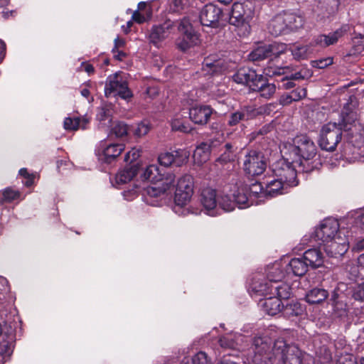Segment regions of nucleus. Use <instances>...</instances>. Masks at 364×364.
Here are the masks:
<instances>
[{
	"instance_id": "5",
	"label": "nucleus",
	"mask_w": 364,
	"mask_h": 364,
	"mask_svg": "<svg viewBox=\"0 0 364 364\" xmlns=\"http://www.w3.org/2000/svg\"><path fill=\"white\" fill-rule=\"evenodd\" d=\"M250 350L253 353L255 364H274V342L267 336H255L252 339Z\"/></svg>"
},
{
	"instance_id": "49",
	"label": "nucleus",
	"mask_w": 364,
	"mask_h": 364,
	"mask_svg": "<svg viewBox=\"0 0 364 364\" xmlns=\"http://www.w3.org/2000/svg\"><path fill=\"white\" fill-rule=\"evenodd\" d=\"M270 56L277 57L285 53L288 48V46L285 43L274 42L268 45Z\"/></svg>"
},
{
	"instance_id": "6",
	"label": "nucleus",
	"mask_w": 364,
	"mask_h": 364,
	"mask_svg": "<svg viewBox=\"0 0 364 364\" xmlns=\"http://www.w3.org/2000/svg\"><path fill=\"white\" fill-rule=\"evenodd\" d=\"M274 364H302L303 353L295 345H289L283 338L274 341Z\"/></svg>"
},
{
	"instance_id": "54",
	"label": "nucleus",
	"mask_w": 364,
	"mask_h": 364,
	"mask_svg": "<svg viewBox=\"0 0 364 364\" xmlns=\"http://www.w3.org/2000/svg\"><path fill=\"white\" fill-rule=\"evenodd\" d=\"M150 130V124L147 121H142L139 123L134 129V134L136 137L145 136Z\"/></svg>"
},
{
	"instance_id": "33",
	"label": "nucleus",
	"mask_w": 364,
	"mask_h": 364,
	"mask_svg": "<svg viewBox=\"0 0 364 364\" xmlns=\"http://www.w3.org/2000/svg\"><path fill=\"white\" fill-rule=\"evenodd\" d=\"M138 167L135 165L119 171L115 176L117 183L124 184L128 183L136 175Z\"/></svg>"
},
{
	"instance_id": "63",
	"label": "nucleus",
	"mask_w": 364,
	"mask_h": 364,
	"mask_svg": "<svg viewBox=\"0 0 364 364\" xmlns=\"http://www.w3.org/2000/svg\"><path fill=\"white\" fill-rule=\"evenodd\" d=\"M110 111L107 107H101L99 109L98 112L97 114V119L103 122L108 119L109 123L110 122L109 119Z\"/></svg>"
},
{
	"instance_id": "43",
	"label": "nucleus",
	"mask_w": 364,
	"mask_h": 364,
	"mask_svg": "<svg viewBox=\"0 0 364 364\" xmlns=\"http://www.w3.org/2000/svg\"><path fill=\"white\" fill-rule=\"evenodd\" d=\"M364 52V36L359 35L353 38V46L348 55H358Z\"/></svg>"
},
{
	"instance_id": "55",
	"label": "nucleus",
	"mask_w": 364,
	"mask_h": 364,
	"mask_svg": "<svg viewBox=\"0 0 364 364\" xmlns=\"http://www.w3.org/2000/svg\"><path fill=\"white\" fill-rule=\"evenodd\" d=\"M247 190L250 191V196L253 195L258 198H265L264 189L260 183H252Z\"/></svg>"
},
{
	"instance_id": "25",
	"label": "nucleus",
	"mask_w": 364,
	"mask_h": 364,
	"mask_svg": "<svg viewBox=\"0 0 364 364\" xmlns=\"http://www.w3.org/2000/svg\"><path fill=\"white\" fill-rule=\"evenodd\" d=\"M141 178L144 181H149L151 183L161 182L166 178L164 173H161V170L155 164L147 166L141 175Z\"/></svg>"
},
{
	"instance_id": "40",
	"label": "nucleus",
	"mask_w": 364,
	"mask_h": 364,
	"mask_svg": "<svg viewBox=\"0 0 364 364\" xmlns=\"http://www.w3.org/2000/svg\"><path fill=\"white\" fill-rule=\"evenodd\" d=\"M195 0H170L168 9L173 13H180L191 6Z\"/></svg>"
},
{
	"instance_id": "64",
	"label": "nucleus",
	"mask_w": 364,
	"mask_h": 364,
	"mask_svg": "<svg viewBox=\"0 0 364 364\" xmlns=\"http://www.w3.org/2000/svg\"><path fill=\"white\" fill-rule=\"evenodd\" d=\"M311 76V74L309 70H304L296 72L294 74H291L289 77L291 80H303Z\"/></svg>"
},
{
	"instance_id": "53",
	"label": "nucleus",
	"mask_w": 364,
	"mask_h": 364,
	"mask_svg": "<svg viewBox=\"0 0 364 364\" xmlns=\"http://www.w3.org/2000/svg\"><path fill=\"white\" fill-rule=\"evenodd\" d=\"M351 296L355 301L364 302V283L357 284L353 287Z\"/></svg>"
},
{
	"instance_id": "52",
	"label": "nucleus",
	"mask_w": 364,
	"mask_h": 364,
	"mask_svg": "<svg viewBox=\"0 0 364 364\" xmlns=\"http://www.w3.org/2000/svg\"><path fill=\"white\" fill-rule=\"evenodd\" d=\"M3 198L0 199V204L4 202L11 203L20 197V193L10 188H6L3 192Z\"/></svg>"
},
{
	"instance_id": "4",
	"label": "nucleus",
	"mask_w": 364,
	"mask_h": 364,
	"mask_svg": "<svg viewBox=\"0 0 364 364\" xmlns=\"http://www.w3.org/2000/svg\"><path fill=\"white\" fill-rule=\"evenodd\" d=\"M254 15L255 11L251 4L235 2L229 14L228 22L235 27L239 36H247L250 33V22Z\"/></svg>"
},
{
	"instance_id": "34",
	"label": "nucleus",
	"mask_w": 364,
	"mask_h": 364,
	"mask_svg": "<svg viewBox=\"0 0 364 364\" xmlns=\"http://www.w3.org/2000/svg\"><path fill=\"white\" fill-rule=\"evenodd\" d=\"M210 153L209 146L205 143H201L196 148L193 154L195 164L202 165L206 162L209 159Z\"/></svg>"
},
{
	"instance_id": "22",
	"label": "nucleus",
	"mask_w": 364,
	"mask_h": 364,
	"mask_svg": "<svg viewBox=\"0 0 364 364\" xmlns=\"http://www.w3.org/2000/svg\"><path fill=\"white\" fill-rule=\"evenodd\" d=\"M174 26V23L171 21H166L164 23L154 26L150 33L151 41L156 43L157 42L167 38L171 33Z\"/></svg>"
},
{
	"instance_id": "46",
	"label": "nucleus",
	"mask_w": 364,
	"mask_h": 364,
	"mask_svg": "<svg viewBox=\"0 0 364 364\" xmlns=\"http://www.w3.org/2000/svg\"><path fill=\"white\" fill-rule=\"evenodd\" d=\"M224 151L218 158V161L226 163L234 159L235 150L230 143H226L224 146Z\"/></svg>"
},
{
	"instance_id": "57",
	"label": "nucleus",
	"mask_w": 364,
	"mask_h": 364,
	"mask_svg": "<svg viewBox=\"0 0 364 364\" xmlns=\"http://www.w3.org/2000/svg\"><path fill=\"white\" fill-rule=\"evenodd\" d=\"M275 92L276 85L274 83L269 82L268 85H266L259 96L264 99L269 100L274 96Z\"/></svg>"
},
{
	"instance_id": "48",
	"label": "nucleus",
	"mask_w": 364,
	"mask_h": 364,
	"mask_svg": "<svg viewBox=\"0 0 364 364\" xmlns=\"http://www.w3.org/2000/svg\"><path fill=\"white\" fill-rule=\"evenodd\" d=\"M268 83L269 82L266 77L262 75H259L254 82L250 84V89L253 92H258L260 95Z\"/></svg>"
},
{
	"instance_id": "3",
	"label": "nucleus",
	"mask_w": 364,
	"mask_h": 364,
	"mask_svg": "<svg viewBox=\"0 0 364 364\" xmlns=\"http://www.w3.org/2000/svg\"><path fill=\"white\" fill-rule=\"evenodd\" d=\"M289 154L292 155V163H298L303 171L310 172L314 166L311 161L316 155L317 149L312 139L306 135L296 136L293 144L289 147Z\"/></svg>"
},
{
	"instance_id": "41",
	"label": "nucleus",
	"mask_w": 364,
	"mask_h": 364,
	"mask_svg": "<svg viewBox=\"0 0 364 364\" xmlns=\"http://www.w3.org/2000/svg\"><path fill=\"white\" fill-rule=\"evenodd\" d=\"M176 191L193 193V179L190 175H185L178 181Z\"/></svg>"
},
{
	"instance_id": "21",
	"label": "nucleus",
	"mask_w": 364,
	"mask_h": 364,
	"mask_svg": "<svg viewBox=\"0 0 364 364\" xmlns=\"http://www.w3.org/2000/svg\"><path fill=\"white\" fill-rule=\"evenodd\" d=\"M124 149L122 144H111L102 149V152L97 154L99 160L109 164L118 157Z\"/></svg>"
},
{
	"instance_id": "13",
	"label": "nucleus",
	"mask_w": 364,
	"mask_h": 364,
	"mask_svg": "<svg viewBox=\"0 0 364 364\" xmlns=\"http://www.w3.org/2000/svg\"><path fill=\"white\" fill-rule=\"evenodd\" d=\"M291 162H287L284 159L278 162L274 169L275 175L278 177V180L289 186H295L297 185L296 182V171L292 166Z\"/></svg>"
},
{
	"instance_id": "19",
	"label": "nucleus",
	"mask_w": 364,
	"mask_h": 364,
	"mask_svg": "<svg viewBox=\"0 0 364 364\" xmlns=\"http://www.w3.org/2000/svg\"><path fill=\"white\" fill-rule=\"evenodd\" d=\"M213 109L208 105H198L193 107L189 110L191 120L197 124L203 125L207 124Z\"/></svg>"
},
{
	"instance_id": "14",
	"label": "nucleus",
	"mask_w": 364,
	"mask_h": 364,
	"mask_svg": "<svg viewBox=\"0 0 364 364\" xmlns=\"http://www.w3.org/2000/svg\"><path fill=\"white\" fill-rule=\"evenodd\" d=\"M220 196L215 189L206 187L202 189L200 201L207 215L215 216L218 213V202Z\"/></svg>"
},
{
	"instance_id": "28",
	"label": "nucleus",
	"mask_w": 364,
	"mask_h": 364,
	"mask_svg": "<svg viewBox=\"0 0 364 364\" xmlns=\"http://www.w3.org/2000/svg\"><path fill=\"white\" fill-rule=\"evenodd\" d=\"M304 259L308 264V267L314 269L321 267L323 263V257L321 252L317 249H309L304 253Z\"/></svg>"
},
{
	"instance_id": "8",
	"label": "nucleus",
	"mask_w": 364,
	"mask_h": 364,
	"mask_svg": "<svg viewBox=\"0 0 364 364\" xmlns=\"http://www.w3.org/2000/svg\"><path fill=\"white\" fill-rule=\"evenodd\" d=\"M105 95L107 97L114 95L124 100L132 97L127 81L123 80L122 74L119 73L107 77L105 86Z\"/></svg>"
},
{
	"instance_id": "35",
	"label": "nucleus",
	"mask_w": 364,
	"mask_h": 364,
	"mask_svg": "<svg viewBox=\"0 0 364 364\" xmlns=\"http://www.w3.org/2000/svg\"><path fill=\"white\" fill-rule=\"evenodd\" d=\"M89 119L85 117H66L64 120V128L67 130L85 129Z\"/></svg>"
},
{
	"instance_id": "51",
	"label": "nucleus",
	"mask_w": 364,
	"mask_h": 364,
	"mask_svg": "<svg viewBox=\"0 0 364 364\" xmlns=\"http://www.w3.org/2000/svg\"><path fill=\"white\" fill-rule=\"evenodd\" d=\"M175 23L178 28V30L181 33V34L196 33L192 28L189 19L186 17L183 18L180 21Z\"/></svg>"
},
{
	"instance_id": "58",
	"label": "nucleus",
	"mask_w": 364,
	"mask_h": 364,
	"mask_svg": "<svg viewBox=\"0 0 364 364\" xmlns=\"http://www.w3.org/2000/svg\"><path fill=\"white\" fill-rule=\"evenodd\" d=\"M353 217L355 225L364 230V208L356 210Z\"/></svg>"
},
{
	"instance_id": "39",
	"label": "nucleus",
	"mask_w": 364,
	"mask_h": 364,
	"mask_svg": "<svg viewBox=\"0 0 364 364\" xmlns=\"http://www.w3.org/2000/svg\"><path fill=\"white\" fill-rule=\"evenodd\" d=\"M171 128L173 131H178L184 133H188L191 131L192 128L187 122L185 117L180 114H176L171 120Z\"/></svg>"
},
{
	"instance_id": "44",
	"label": "nucleus",
	"mask_w": 364,
	"mask_h": 364,
	"mask_svg": "<svg viewBox=\"0 0 364 364\" xmlns=\"http://www.w3.org/2000/svg\"><path fill=\"white\" fill-rule=\"evenodd\" d=\"M128 132L129 127L127 124L122 122H116L113 124L110 133L117 138H123L127 135Z\"/></svg>"
},
{
	"instance_id": "7",
	"label": "nucleus",
	"mask_w": 364,
	"mask_h": 364,
	"mask_svg": "<svg viewBox=\"0 0 364 364\" xmlns=\"http://www.w3.org/2000/svg\"><path fill=\"white\" fill-rule=\"evenodd\" d=\"M174 179V175L168 173L161 182L152 183V185L144 188L143 196L145 201L151 205H158L157 198H161L167 191L173 187Z\"/></svg>"
},
{
	"instance_id": "10",
	"label": "nucleus",
	"mask_w": 364,
	"mask_h": 364,
	"mask_svg": "<svg viewBox=\"0 0 364 364\" xmlns=\"http://www.w3.org/2000/svg\"><path fill=\"white\" fill-rule=\"evenodd\" d=\"M339 232H346L344 230H339L338 222L333 218L323 220L319 226L315 230L314 237L316 241L320 242L321 245H324L336 237Z\"/></svg>"
},
{
	"instance_id": "16",
	"label": "nucleus",
	"mask_w": 364,
	"mask_h": 364,
	"mask_svg": "<svg viewBox=\"0 0 364 364\" xmlns=\"http://www.w3.org/2000/svg\"><path fill=\"white\" fill-rule=\"evenodd\" d=\"M348 30L349 26L348 25H343L340 28L334 32L329 33L328 35L322 34L316 36L311 42V45L321 48H326L334 45L340 38L348 31Z\"/></svg>"
},
{
	"instance_id": "30",
	"label": "nucleus",
	"mask_w": 364,
	"mask_h": 364,
	"mask_svg": "<svg viewBox=\"0 0 364 364\" xmlns=\"http://www.w3.org/2000/svg\"><path fill=\"white\" fill-rule=\"evenodd\" d=\"M285 184L282 181L274 179L267 182L264 189V196L267 198H272L279 195L283 194L284 186Z\"/></svg>"
},
{
	"instance_id": "20",
	"label": "nucleus",
	"mask_w": 364,
	"mask_h": 364,
	"mask_svg": "<svg viewBox=\"0 0 364 364\" xmlns=\"http://www.w3.org/2000/svg\"><path fill=\"white\" fill-rule=\"evenodd\" d=\"M255 115V110L251 107L245 106L230 114L227 124L230 127L237 125L240 122L247 121Z\"/></svg>"
},
{
	"instance_id": "9",
	"label": "nucleus",
	"mask_w": 364,
	"mask_h": 364,
	"mask_svg": "<svg viewBox=\"0 0 364 364\" xmlns=\"http://www.w3.org/2000/svg\"><path fill=\"white\" fill-rule=\"evenodd\" d=\"M267 159L262 152L251 150L243 159V170L249 176H259L267 168Z\"/></svg>"
},
{
	"instance_id": "18",
	"label": "nucleus",
	"mask_w": 364,
	"mask_h": 364,
	"mask_svg": "<svg viewBox=\"0 0 364 364\" xmlns=\"http://www.w3.org/2000/svg\"><path fill=\"white\" fill-rule=\"evenodd\" d=\"M247 342V338L240 333H230L221 336L218 343L223 348L237 350L243 351L246 346L244 343Z\"/></svg>"
},
{
	"instance_id": "15",
	"label": "nucleus",
	"mask_w": 364,
	"mask_h": 364,
	"mask_svg": "<svg viewBox=\"0 0 364 364\" xmlns=\"http://www.w3.org/2000/svg\"><path fill=\"white\" fill-rule=\"evenodd\" d=\"M222 14L220 8L213 4H208L203 7L200 12V21L203 26L216 27Z\"/></svg>"
},
{
	"instance_id": "1",
	"label": "nucleus",
	"mask_w": 364,
	"mask_h": 364,
	"mask_svg": "<svg viewBox=\"0 0 364 364\" xmlns=\"http://www.w3.org/2000/svg\"><path fill=\"white\" fill-rule=\"evenodd\" d=\"M357 107L356 97H350L342 109V123L328 122L322 127L318 140L319 146L322 149L328 151L336 149L341 139L343 129H348L347 125L351 124L358 119Z\"/></svg>"
},
{
	"instance_id": "60",
	"label": "nucleus",
	"mask_w": 364,
	"mask_h": 364,
	"mask_svg": "<svg viewBox=\"0 0 364 364\" xmlns=\"http://www.w3.org/2000/svg\"><path fill=\"white\" fill-rule=\"evenodd\" d=\"M311 65L314 68H317L318 69H323L333 64V58H326L319 60H316L311 61Z\"/></svg>"
},
{
	"instance_id": "12",
	"label": "nucleus",
	"mask_w": 364,
	"mask_h": 364,
	"mask_svg": "<svg viewBox=\"0 0 364 364\" xmlns=\"http://www.w3.org/2000/svg\"><path fill=\"white\" fill-rule=\"evenodd\" d=\"M328 257L338 258L343 256L348 250L349 242L346 232H339L331 241L322 245Z\"/></svg>"
},
{
	"instance_id": "36",
	"label": "nucleus",
	"mask_w": 364,
	"mask_h": 364,
	"mask_svg": "<svg viewBox=\"0 0 364 364\" xmlns=\"http://www.w3.org/2000/svg\"><path fill=\"white\" fill-rule=\"evenodd\" d=\"M248 190L246 187L238 188L234 194L235 205L237 204L239 208H245L252 203L250 200V195H247Z\"/></svg>"
},
{
	"instance_id": "45",
	"label": "nucleus",
	"mask_w": 364,
	"mask_h": 364,
	"mask_svg": "<svg viewBox=\"0 0 364 364\" xmlns=\"http://www.w3.org/2000/svg\"><path fill=\"white\" fill-rule=\"evenodd\" d=\"M193 193L185 191H176L174 200L176 203L175 209L185 206L189 203Z\"/></svg>"
},
{
	"instance_id": "32",
	"label": "nucleus",
	"mask_w": 364,
	"mask_h": 364,
	"mask_svg": "<svg viewBox=\"0 0 364 364\" xmlns=\"http://www.w3.org/2000/svg\"><path fill=\"white\" fill-rule=\"evenodd\" d=\"M282 311L284 316L291 318L302 315L304 309L299 301H291L286 305L282 304Z\"/></svg>"
},
{
	"instance_id": "31",
	"label": "nucleus",
	"mask_w": 364,
	"mask_h": 364,
	"mask_svg": "<svg viewBox=\"0 0 364 364\" xmlns=\"http://www.w3.org/2000/svg\"><path fill=\"white\" fill-rule=\"evenodd\" d=\"M328 296V291L321 288H314L306 294V301L311 304H319Z\"/></svg>"
},
{
	"instance_id": "62",
	"label": "nucleus",
	"mask_w": 364,
	"mask_h": 364,
	"mask_svg": "<svg viewBox=\"0 0 364 364\" xmlns=\"http://www.w3.org/2000/svg\"><path fill=\"white\" fill-rule=\"evenodd\" d=\"M291 99L294 101H299L306 95V90L305 88H296L290 92Z\"/></svg>"
},
{
	"instance_id": "23",
	"label": "nucleus",
	"mask_w": 364,
	"mask_h": 364,
	"mask_svg": "<svg viewBox=\"0 0 364 364\" xmlns=\"http://www.w3.org/2000/svg\"><path fill=\"white\" fill-rule=\"evenodd\" d=\"M285 14H279L269 21L268 29L269 33L274 36H278L288 33L286 24Z\"/></svg>"
},
{
	"instance_id": "42",
	"label": "nucleus",
	"mask_w": 364,
	"mask_h": 364,
	"mask_svg": "<svg viewBox=\"0 0 364 364\" xmlns=\"http://www.w3.org/2000/svg\"><path fill=\"white\" fill-rule=\"evenodd\" d=\"M270 56L268 45L258 46L254 49L249 55V59L252 61H259L267 58Z\"/></svg>"
},
{
	"instance_id": "11",
	"label": "nucleus",
	"mask_w": 364,
	"mask_h": 364,
	"mask_svg": "<svg viewBox=\"0 0 364 364\" xmlns=\"http://www.w3.org/2000/svg\"><path fill=\"white\" fill-rule=\"evenodd\" d=\"M15 323H5L4 326L0 323V354L4 357H9L13 353L16 341Z\"/></svg>"
},
{
	"instance_id": "2",
	"label": "nucleus",
	"mask_w": 364,
	"mask_h": 364,
	"mask_svg": "<svg viewBox=\"0 0 364 364\" xmlns=\"http://www.w3.org/2000/svg\"><path fill=\"white\" fill-rule=\"evenodd\" d=\"M267 279L254 278L250 284V291L257 295L275 294L284 299H289L291 295V287L282 282L287 275L285 265L275 262L266 269Z\"/></svg>"
},
{
	"instance_id": "47",
	"label": "nucleus",
	"mask_w": 364,
	"mask_h": 364,
	"mask_svg": "<svg viewBox=\"0 0 364 364\" xmlns=\"http://www.w3.org/2000/svg\"><path fill=\"white\" fill-rule=\"evenodd\" d=\"M218 205L225 212H230L235 209V202L227 196H220Z\"/></svg>"
},
{
	"instance_id": "26",
	"label": "nucleus",
	"mask_w": 364,
	"mask_h": 364,
	"mask_svg": "<svg viewBox=\"0 0 364 364\" xmlns=\"http://www.w3.org/2000/svg\"><path fill=\"white\" fill-rule=\"evenodd\" d=\"M259 75L254 70L249 68L240 69L232 77L233 80L240 84H245L250 87V84L258 77Z\"/></svg>"
},
{
	"instance_id": "17",
	"label": "nucleus",
	"mask_w": 364,
	"mask_h": 364,
	"mask_svg": "<svg viewBox=\"0 0 364 364\" xmlns=\"http://www.w3.org/2000/svg\"><path fill=\"white\" fill-rule=\"evenodd\" d=\"M263 296L264 298L259 300V305L264 313L270 316H274L282 311L283 304L282 299H284V298L270 294Z\"/></svg>"
},
{
	"instance_id": "24",
	"label": "nucleus",
	"mask_w": 364,
	"mask_h": 364,
	"mask_svg": "<svg viewBox=\"0 0 364 364\" xmlns=\"http://www.w3.org/2000/svg\"><path fill=\"white\" fill-rule=\"evenodd\" d=\"M287 275L292 273L294 276H303L307 272L308 264L304 258H293L285 264Z\"/></svg>"
},
{
	"instance_id": "61",
	"label": "nucleus",
	"mask_w": 364,
	"mask_h": 364,
	"mask_svg": "<svg viewBox=\"0 0 364 364\" xmlns=\"http://www.w3.org/2000/svg\"><path fill=\"white\" fill-rule=\"evenodd\" d=\"M140 156V150L136 148H132L124 156V161L127 163H132L136 161Z\"/></svg>"
},
{
	"instance_id": "27",
	"label": "nucleus",
	"mask_w": 364,
	"mask_h": 364,
	"mask_svg": "<svg viewBox=\"0 0 364 364\" xmlns=\"http://www.w3.org/2000/svg\"><path fill=\"white\" fill-rule=\"evenodd\" d=\"M202 69L206 75H214L223 72L225 68L223 60H215L213 58L208 57L205 58Z\"/></svg>"
},
{
	"instance_id": "50",
	"label": "nucleus",
	"mask_w": 364,
	"mask_h": 364,
	"mask_svg": "<svg viewBox=\"0 0 364 364\" xmlns=\"http://www.w3.org/2000/svg\"><path fill=\"white\" fill-rule=\"evenodd\" d=\"M174 155V164L181 166L185 164L189 157V152L185 149H178L173 152Z\"/></svg>"
},
{
	"instance_id": "38",
	"label": "nucleus",
	"mask_w": 364,
	"mask_h": 364,
	"mask_svg": "<svg viewBox=\"0 0 364 364\" xmlns=\"http://www.w3.org/2000/svg\"><path fill=\"white\" fill-rule=\"evenodd\" d=\"M312 45H294L289 50L296 60L305 59L313 52Z\"/></svg>"
},
{
	"instance_id": "29",
	"label": "nucleus",
	"mask_w": 364,
	"mask_h": 364,
	"mask_svg": "<svg viewBox=\"0 0 364 364\" xmlns=\"http://www.w3.org/2000/svg\"><path fill=\"white\" fill-rule=\"evenodd\" d=\"M199 38L196 33L182 34V36L177 40L176 45L178 49L186 51L191 47L198 43Z\"/></svg>"
},
{
	"instance_id": "56",
	"label": "nucleus",
	"mask_w": 364,
	"mask_h": 364,
	"mask_svg": "<svg viewBox=\"0 0 364 364\" xmlns=\"http://www.w3.org/2000/svg\"><path fill=\"white\" fill-rule=\"evenodd\" d=\"M174 155L173 153H164L159 155V162L161 165L164 166H169L172 164H174Z\"/></svg>"
},
{
	"instance_id": "37",
	"label": "nucleus",
	"mask_w": 364,
	"mask_h": 364,
	"mask_svg": "<svg viewBox=\"0 0 364 364\" xmlns=\"http://www.w3.org/2000/svg\"><path fill=\"white\" fill-rule=\"evenodd\" d=\"M284 14L288 32L296 31L303 26L304 21L302 16L291 13L284 12Z\"/></svg>"
},
{
	"instance_id": "59",
	"label": "nucleus",
	"mask_w": 364,
	"mask_h": 364,
	"mask_svg": "<svg viewBox=\"0 0 364 364\" xmlns=\"http://www.w3.org/2000/svg\"><path fill=\"white\" fill-rule=\"evenodd\" d=\"M191 364H211L204 352H198L191 358Z\"/></svg>"
}]
</instances>
